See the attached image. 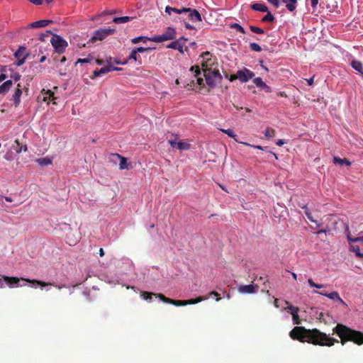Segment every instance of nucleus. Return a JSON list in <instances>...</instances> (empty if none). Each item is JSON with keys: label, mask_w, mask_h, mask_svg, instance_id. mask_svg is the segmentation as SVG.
<instances>
[{"label": "nucleus", "mask_w": 363, "mask_h": 363, "mask_svg": "<svg viewBox=\"0 0 363 363\" xmlns=\"http://www.w3.org/2000/svg\"><path fill=\"white\" fill-rule=\"evenodd\" d=\"M333 333H336L340 338V342L342 345H345L348 341L362 345L363 344V333L337 323L333 329ZM289 336L293 340H298L301 342H307L308 343L320 345L331 347L339 340L330 337L326 333L315 329H306L304 327L296 326L289 333Z\"/></svg>", "instance_id": "nucleus-1"}, {"label": "nucleus", "mask_w": 363, "mask_h": 363, "mask_svg": "<svg viewBox=\"0 0 363 363\" xmlns=\"http://www.w3.org/2000/svg\"><path fill=\"white\" fill-rule=\"evenodd\" d=\"M206 82L211 88L215 87L218 83H220L223 79L222 75L217 69L203 70Z\"/></svg>", "instance_id": "nucleus-2"}, {"label": "nucleus", "mask_w": 363, "mask_h": 363, "mask_svg": "<svg viewBox=\"0 0 363 363\" xmlns=\"http://www.w3.org/2000/svg\"><path fill=\"white\" fill-rule=\"evenodd\" d=\"M176 38V31L174 28L169 27L161 35H155L150 38V41L155 43H162L166 40H173Z\"/></svg>", "instance_id": "nucleus-3"}, {"label": "nucleus", "mask_w": 363, "mask_h": 363, "mask_svg": "<svg viewBox=\"0 0 363 363\" xmlns=\"http://www.w3.org/2000/svg\"><path fill=\"white\" fill-rule=\"evenodd\" d=\"M168 143L172 148L181 151L187 150L191 147V145L187 141L179 140L177 135H172L168 138Z\"/></svg>", "instance_id": "nucleus-4"}, {"label": "nucleus", "mask_w": 363, "mask_h": 363, "mask_svg": "<svg viewBox=\"0 0 363 363\" xmlns=\"http://www.w3.org/2000/svg\"><path fill=\"white\" fill-rule=\"evenodd\" d=\"M50 43L55 50L60 54L62 53L67 47V43L60 35H55L50 40Z\"/></svg>", "instance_id": "nucleus-5"}, {"label": "nucleus", "mask_w": 363, "mask_h": 363, "mask_svg": "<svg viewBox=\"0 0 363 363\" xmlns=\"http://www.w3.org/2000/svg\"><path fill=\"white\" fill-rule=\"evenodd\" d=\"M115 31L114 28H99L94 32L91 40L92 41L103 40L107 36L113 34Z\"/></svg>", "instance_id": "nucleus-6"}, {"label": "nucleus", "mask_w": 363, "mask_h": 363, "mask_svg": "<svg viewBox=\"0 0 363 363\" xmlns=\"http://www.w3.org/2000/svg\"><path fill=\"white\" fill-rule=\"evenodd\" d=\"M186 38L182 37L177 40L171 42L169 45H167V48L177 50L180 53L184 54V52L187 50V47L186 46Z\"/></svg>", "instance_id": "nucleus-7"}, {"label": "nucleus", "mask_w": 363, "mask_h": 363, "mask_svg": "<svg viewBox=\"0 0 363 363\" xmlns=\"http://www.w3.org/2000/svg\"><path fill=\"white\" fill-rule=\"evenodd\" d=\"M201 65L202 70H207L211 69V66L215 63V60L213 59L212 55L209 52H204L200 55Z\"/></svg>", "instance_id": "nucleus-8"}, {"label": "nucleus", "mask_w": 363, "mask_h": 363, "mask_svg": "<svg viewBox=\"0 0 363 363\" xmlns=\"http://www.w3.org/2000/svg\"><path fill=\"white\" fill-rule=\"evenodd\" d=\"M238 79L242 83L248 82L255 77L254 72L247 68L240 69L237 72Z\"/></svg>", "instance_id": "nucleus-9"}, {"label": "nucleus", "mask_w": 363, "mask_h": 363, "mask_svg": "<svg viewBox=\"0 0 363 363\" xmlns=\"http://www.w3.org/2000/svg\"><path fill=\"white\" fill-rule=\"evenodd\" d=\"M207 298H208V297L203 298V297L200 296L196 299H189V300H186V301H180V300L176 301V300L171 299L170 304H173L177 306H186V305H189V304H195V303H199L202 301L206 300Z\"/></svg>", "instance_id": "nucleus-10"}, {"label": "nucleus", "mask_w": 363, "mask_h": 363, "mask_svg": "<svg viewBox=\"0 0 363 363\" xmlns=\"http://www.w3.org/2000/svg\"><path fill=\"white\" fill-rule=\"evenodd\" d=\"M14 55L18 60L16 65L17 66H21L24 63L26 58L28 56V53H26V50L24 47H20L18 50L15 52Z\"/></svg>", "instance_id": "nucleus-11"}, {"label": "nucleus", "mask_w": 363, "mask_h": 363, "mask_svg": "<svg viewBox=\"0 0 363 363\" xmlns=\"http://www.w3.org/2000/svg\"><path fill=\"white\" fill-rule=\"evenodd\" d=\"M259 286L257 284L241 285L238 287L240 294H255L257 291Z\"/></svg>", "instance_id": "nucleus-12"}, {"label": "nucleus", "mask_w": 363, "mask_h": 363, "mask_svg": "<svg viewBox=\"0 0 363 363\" xmlns=\"http://www.w3.org/2000/svg\"><path fill=\"white\" fill-rule=\"evenodd\" d=\"M313 293L319 294L322 296L329 298L331 300L337 301L342 305H346L345 302L341 298V297L340 296L339 294L337 291H333L331 293L328 294L323 291L319 292L317 291H314Z\"/></svg>", "instance_id": "nucleus-13"}, {"label": "nucleus", "mask_w": 363, "mask_h": 363, "mask_svg": "<svg viewBox=\"0 0 363 363\" xmlns=\"http://www.w3.org/2000/svg\"><path fill=\"white\" fill-rule=\"evenodd\" d=\"M121 68L114 67L113 65H107L106 67H101L100 69H96L94 71V76L95 77H100L102 74H107L111 71L114 70H121Z\"/></svg>", "instance_id": "nucleus-14"}, {"label": "nucleus", "mask_w": 363, "mask_h": 363, "mask_svg": "<svg viewBox=\"0 0 363 363\" xmlns=\"http://www.w3.org/2000/svg\"><path fill=\"white\" fill-rule=\"evenodd\" d=\"M3 283H6L9 287H18L20 279L14 277L2 276Z\"/></svg>", "instance_id": "nucleus-15"}, {"label": "nucleus", "mask_w": 363, "mask_h": 363, "mask_svg": "<svg viewBox=\"0 0 363 363\" xmlns=\"http://www.w3.org/2000/svg\"><path fill=\"white\" fill-rule=\"evenodd\" d=\"M142 296H143L144 299H145V300L151 299L152 296H155L164 303H170V302H171V298H167L162 294H156L150 293V292H143Z\"/></svg>", "instance_id": "nucleus-16"}, {"label": "nucleus", "mask_w": 363, "mask_h": 363, "mask_svg": "<svg viewBox=\"0 0 363 363\" xmlns=\"http://www.w3.org/2000/svg\"><path fill=\"white\" fill-rule=\"evenodd\" d=\"M22 95V89L19 84H18L17 87L15 89L14 93L12 96L11 100L14 103V106L17 107L21 102V96Z\"/></svg>", "instance_id": "nucleus-17"}, {"label": "nucleus", "mask_w": 363, "mask_h": 363, "mask_svg": "<svg viewBox=\"0 0 363 363\" xmlns=\"http://www.w3.org/2000/svg\"><path fill=\"white\" fill-rule=\"evenodd\" d=\"M188 13L189 18L194 22L201 21V16L199 12L196 9H187L186 12Z\"/></svg>", "instance_id": "nucleus-18"}, {"label": "nucleus", "mask_w": 363, "mask_h": 363, "mask_svg": "<svg viewBox=\"0 0 363 363\" xmlns=\"http://www.w3.org/2000/svg\"><path fill=\"white\" fill-rule=\"evenodd\" d=\"M21 279L24 280L28 283L37 284L41 286H46L51 285V286H54L55 287H56L58 289H61L62 287H64V286L55 285L54 284H52V283L44 282V281H39L37 279H23V278H21Z\"/></svg>", "instance_id": "nucleus-19"}, {"label": "nucleus", "mask_w": 363, "mask_h": 363, "mask_svg": "<svg viewBox=\"0 0 363 363\" xmlns=\"http://www.w3.org/2000/svg\"><path fill=\"white\" fill-rule=\"evenodd\" d=\"M112 157L113 159H117L120 160L119 168L120 169H128V164L127 163V160L125 157L121 156L118 154H112Z\"/></svg>", "instance_id": "nucleus-20"}, {"label": "nucleus", "mask_w": 363, "mask_h": 363, "mask_svg": "<svg viewBox=\"0 0 363 363\" xmlns=\"http://www.w3.org/2000/svg\"><path fill=\"white\" fill-rule=\"evenodd\" d=\"M12 85H13V82L11 79L7 80L4 83H3L0 86V95L1 94H3V95L6 94L10 90V89L12 86Z\"/></svg>", "instance_id": "nucleus-21"}, {"label": "nucleus", "mask_w": 363, "mask_h": 363, "mask_svg": "<svg viewBox=\"0 0 363 363\" xmlns=\"http://www.w3.org/2000/svg\"><path fill=\"white\" fill-rule=\"evenodd\" d=\"M289 11H294L296 8L297 0H281Z\"/></svg>", "instance_id": "nucleus-22"}, {"label": "nucleus", "mask_w": 363, "mask_h": 363, "mask_svg": "<svg viewBox=\"0 0 363 363\" xmlns=\"http://www.w3.org/2000/svg\"><path fill=\"white\" fill-rule=\"evenodd\" d=\"M51 21L49 20H40L38 21L33 22L29 25L30 28H43L48 26Z\"/></svg>", "instance_id": "nucleus-23"}, {"label": "nucleus", "mask_w": 363, "mask_h": 363, "mask_svg": "<svg viewBox=\"0 0 363 363\" xmlns=\"http://www.w3.org/2000/svg\"><path fill=\"white\" fill-rule=\"evenodd\" d=\"M333 162L335 164H338L341 166L346 165L350 167L351 165V162L346 158H340L337 156L333 157Z\"/></svg>", "instance_id": "nucleus-24"}, {"label": "nucleus", "mask_w": 363, "mask_h": 363, "mask_svg": "<svg viewBox=\"0 0 363 363\" xmlns=\"http://www.w3.org/2000/svg\"><path fill=\"white\" fill-rule=\"evenodd\" d=\"M137 52L134 50V49L131 51L128 58L123 61V62H119L116 61V64H121V65H125L129 62L130 60L137 61Z\"/></svg>", "instance_id": "nucleus-25"}, {"label": "nucleus", "mask_w": 363, "mask_h": 363, "mask_svg": "<svg viewBox=\"0 0 363 363\" xmlns=\"http://www.w3.org/2000/svg\"><path fill=\"white\" fill-rule=\"evenodd\" d=\"M353 69L363 74V65L362 62L357 60H353L351 62Z\"/></svg>", "instance_id": "nucleus-26"}, {"label": "nucleus", "mask_w": 363, "mask_h": 363, "mask_svg": "<svg viewBox=\"0 0 363 363\" xmlns=\"http://www.w3.org/2000/svg\"><path fill=\"white\" fill-rule=\"evenodd\" d=\"M251 8L253 10L257 11H261V12L268 11L267 6L262 4H259V3L253 4L252 5H251Z\"/></svg>", "instance_id": "nucleus-27"}, {"label": "nucleus", "mask_w": 363, "mask_h": 363, "mask_svg": "<svg viewBox=\"0 0 363 363\" xmlns=\"http://www.w3.org/2000/svg\"><path fill=\"white\" fill-rule=\"evenodd\" d=\"M36 162L42 167H45L52 163V160L48 157L39 158L36 160Z\"/></svg>", "instance_id": "nucleus-28"}, {"label": "nucleus", "mask_w": 363, "mask_h": 363, "mask_svg": "<svg viewBox=\"0 0 363 363\" xmlns=\"http://www.w3.org/2000/svg\"><path fill=\"white\" fill-rule=\"evenodd\" d=\"M131 17L129 16H122V17H116L113 19V21L116 23H125L131 19Z\"/></svg>", "instance_id": "nucleus-29"}, {"label": "nucleus", "mask_w": 363, "mask_h": 363, "mask_svg": "<svg viewBox=\"0 0 363 363\" xmlns=\"http://www.w3.org/2000/svg\"><path fill=\"white\" fill-rule=\"evenodd\" d=\"M220 130L223 133L227 134L229 137L233 138L235 142L240 143H242V142L238 141V140L237 139V135L234 133L233 130H231V129H220Z\"/></svg>", "instance_id": "nucleus-30"}, {"label": "nucleus", "mask_w": 363, "mask_h": 363, "mask_svg": "<svg viewBox=\"0 0 363 363\" xmlns=\"http://www.w3.org/2000/svg\"><path fill=\"white\" fill-rule=\"evenodd\" d=\"M302 208H303V209H304V213H305V214H306V216L307 218H308L310 221H311V222H313V223H315V224L317 225V226H318V227H319V225L317 223V221H316V220H315L313 219V216H312V215H311V212L309 211V210H308V207H307L306 206H302Z\"/></svg>", "instance_id": "nucleus-31"}, {"label": "nucleus", "mask_w": 363, "mask_h": 363, "mask_svg": "<svg viewBox=\"0 0 363 363\" xmlns=\"http://www.w3.org/2000/svg\"><path fill=\"white\" fill-rule=\"evenodd\" d=\"M284 303L287 306V308L291 311V315L298 313L299 308L298 307L294 306L288 301H285Z\"/></svg>", "instance_id": "nucleus-32"}, {"label": "nucleus", "mask_w": 363, "mask_h": 363, "mask_svg": "<svg viewBox=\"0 0 363 363\" xmlns=\"http://www.w3.org/2000/svg\"><path fill=\"white\" fill-rule=\"evenodd\" d=\"M350 250L354 252L359 258H363V253L360 252L359 246L350 245Z\"/></svg>", "instance_id": "nucleus-33"}, {"label": "nucleus", "mask_w": 363, "mask_h": 363, "mask_svg": "<svg viewBox=\"0 0 363 363\" xmlns=\"http://www.w3.org/2000/svg\"><path fill=\"white\" fill-rule=\"evenodd\" d=\"M264 136L267 138H274L276 135V131L270 128H267L264 132Z\"/></svg>", "instance_id": "nucleus-34"}, {"label": "nucleus", "mask_w": 363, "mask_h": 363, "mask_svg": "<svg viewBox=\"0 0 363 363\" xmlns=\"http://www.w3.org/2000/svg\"><path fill=\"white\" fill-rule=\"evenodd\" d=\"M56 98L54 96V93L52 91H51L50 90H48L45 93V96H43V101H46L48 100H54Z\"/></svg>", "instance_id": "nucleus-35"}, {"label": "nucleus", "mask_w": 363, "mask_h": 363, "mask_svg": "<svg viewBox=\"0 0 363 363\" xmlns=\"http://www.w3.org/2000/svg\"><path fill=\"white\" fill-rule=\"evenodd\" d=\"M150 38L145 37V36H139V37L133 38L131 40V42L133 44H136V43H139L140 41H143L144 43H145L147 40H150Z\"/></svg>", "instance_id": "nucleus-36"}, {"label": "nucleus", "mask_w": 363, "mask_h": 363, "mask_svg": "<svg viewBox=\"0 0 363 363\" xmlns=\"http://www.w3.org/2000/svg\"><path fill=\"white\" fill-rule=\"evenodd\" d=\"M113 13H115V11H103L100 14H97V15H95L93 18H92V20L93 21H97L99 17L101 16H103V15H108V14H113Z\"/></svg>", "instance_id": "nucleus-37"}, {"label": "nucleus", "mask_w": 363, "mask_h": 363, "mask_svg": "<svg viewBox=\"0 0 363 363\" xmlns=\"http://www.w3.org/2000/svg\"><path fill=\"white\" fill-rule=\"evenodd\" d=\"M230 28L235 29L237 31L240 32L242 33H245V29L238 23H233L230 25Z\"/></svg>", "instance_id": "nucleus-38"}, {"label": "nucleus", "mask_w": 363, "mask_h": 363, "mask_svg": "<svg viewBox=\"0 0 363 363\" xmlns=\"http://www.w3.org/2000/svg\"><path fill=\"white\" fill-rule=\"evenodd\" d=\"M253 83L259 88H262L264 85V82L260 77H257L253 79Z\"/></svg>", "instance_id": "nucleus-39"}, {"label": "nucleus", "mask_w": 363, "mask_h": 363, "mask_svg": "<svg viewBox=\"0 0 363 363\" xmlns=\"http://www.w3.org/2000/svg\"><path fill=\"white\" fill-rule=\"evenodd\" d=\"M274 20V17L270 12H268L267 13V15H265L262 19V21H264V22H267V21L272 22Z\"/></svg>", "instance_id": "nucleus-40"}, {"label": "nucleus", "mask_w": 363, "mask_h": 363, "mask_svg": "<svg viewBox=\"0 0 363 363\" xmlns=\"http://www.w3.org/2000/svg\"><path fill=\"white\" fill-rule=\"evenodd\" d=\"M308 284H309L310 286L313 287V288H316V289L323 288V284H318L315 283L312 279H308Z\"/></svg>", "instance_id": "nucleus-41"}, {"label": "nucleus", "mask_w": 363, "mask_h": 363, "mask_svg": "<svg viewBox=\"0 0 363 363\" xmlns=\"http://www.w3.org/2000/svg\"><path fill=\"white\" fill-rule=\"evenodd\" d=\"M94 60V58L92 57L89 56L86 58H79L77 60L76 64L78 63H90Z\"/></svg>", "instance_id": "nucleus-42"}, {"label": "nucleus", "mask_w": 363, "mask_h": 363, "mask_svg": "<svg viewBox=\"0 0 363 363\" xmlns=\"http://www.w3.org/2000/svg\"><path fill=\"white\" fill-rule=\"evenodd\" d=\"M250 48L252 50L255 52H260L262 50L261 47L256 43H251L250 44Z\"/></svg>", "instance_id": "nucleus-43"}, {"label": "nucleus", "mask_w": 363, "mask_h": 363, "mask_svg": "<svg viewBox=\"0 0 363 363\" xmlns=\"http://www.w3.org/2000/svg\"><path fill=\"white\" fill-rule=\"evenodd\" d=\"M250 29L252 32L256 33L257 34H263L264 33L263 29L256 27V26H250Z\"/></svg>", "instance_id": "nucleus-44"}, {"label": "nucleus", "mask_w": 363, "mask_h": 363, "mask_svg": "<svg viewBox=\"0 0 363 363\" xmlns=\"http://www.w3.org/2000/svg\"><path fill=\"white\" fill-rule=\"evenodd\" d=\"M292 320H293V323L295 325H299L301 323V320L300 319L298 313L293 314Z\"/></svg>", "instance_id": "nucleus-45"}, {"label": "nucleus", "mask_w": 363, "mask_h": 363, "mask_svg": "<svg viewBox=\"0 0 363 363\" xmlns=\"http://www.w3.org/2000/svg\"><path fill=\"white\" fill-rule=\"evenodd\" d=\"M190 71L195 72V77H197L201 73L200 68L199 66H192L190 68Z\"/></svg>", "instance_id": "nucleus-46"}, {"label": "nucleus", "mask_w": 363, "mask_h": 363, "mask_svg": "<svg viewBox=\"0 0 363 363\" xmlns=\"http://www.w3.org/2000/svg\"><path fill=\"white\" fill-rule=\"evenodd\" d=\"M152 50V48H143V47H139V48H135L134 50L136 51V52H144L145 51H147V50Z\"/></svg>", "instance_id": "nucleus-47"}, {"label": "nucleus", "mask_w": 363, "mask_h": 363, "mask_svg": "<svg viewBox=\"0 0 363 363\" xmlns=\"http://www.w3.org/2000/svg\"><path fill=\"white\" fill-rule=\"evenodd\" d=\"M50 35H52V32L50 30H47L45 33H43L40 36V40L42 41H45V38Z\"/></svg>", "instance_id": "nucleus-48"}, {"label": "nucleus", "mask_w": 363, "mask_h": 363, "mask_svg": "<svg viewBox=\"0 0 363 363\" xmlns=\"http://www.w3.org/2000/svg\"><path fill=\"white\" fill-rule=\"evenodd\" d=\"M269 3L278 8L280 5V0H267Z\"/></svg>", "instance_id": "nucleus-49"}, {"label": "nucleus", "mask_w": 363, "mask_h": 363, "mask_svg": "<svg viewBox=\"0 0 363 363\" xmlns=\"http://www.w3.org/2000/svg\"><path fill=\"white\" fill-rule=\"evenodd\" d=\"M241 144H243V145H247V146H250V147H254L255 149H258V150H263L264 149V147H262L260 145H250V144H249L247 143H245V142L241 143Z\"/></svg>", "instance_id": "nucleus-50"}, {"label": "nucleus", "mask_w": 363, "mask_h": 363, "mask_svg": "<svg viewBox=\"0 0 363 363\" xmlns=\"http://www.w3.org/2000/svg\"><path fill=\"white\" fill-rule=\"evenodd\" d=\"M225 77L228 79L230 82H233L234 80L238 79V74H232L230 76H228L227 74L225 75Z\"/></svg>", "instance_id": "nucleus-51"}, {"label": "nucleus", "mask_w": 363, "mask_h": 363, "mask_svg": "<svg viewBox=\"0 0 363 363\" xmlns=\"http://www.w3.org/2000/svg\"><path fill=\"white\" fill-rule=\"evenodd\" d=\"M211 296H215L216 297V301H218L220 299V297H219V294L218 293H217L216 291H212L209 294V296L208 297H211Z\"/></svg>", "instance_id": "nucleus-52"}, {"label": "nucleus", "mask_w": 363, "mask_h": 363, "mask_svg": "<svg viewBox=\"0 0 363 363\" xmlns=\"http://www.w3.org/2000/svg\"><path fill=\"white\" fill-rule=\"evenodd\" d=\"M186 8H183L182 9H176V8H173V12H175L177 13H185L186 12Z\"/></svg>", "instance_id": "nucleus-53"}, {"label": "nucleus", "mask_w": 363, "mask_h": 363, "mask_svg": "<svg viewBox=\"0 0 363 363\" xmlns=\"http://www.w3.org/2000/svg\"><path fill=\"white\" fill-rule=\"evenodd\" d=\"M262 89H264L266 92H271L272 89L269 86L264 84V85L262 87Z\"/></svg>", "instance_id": "nucleus-54"}, {"label": "nucleus", "mask_w": 363, "mask_h": 363, "mask_svg": "<svg viewBox=\"0 0 363 363\" xmlns=\"http://www.w3.org/2000/svg\"><path fill=\"white\" fill-rule=\"evenodd\" d=\"M28 1L35 5H40L43 3V0H28Z\"/></svg>", "instance_id": "nucleus-55"}, {"label": "nucleus", "mask_w": 363, "mask_h": 363, "mask_svg": "<svg viewBox=\"0 0 363 363\" xmlns=\"http://www.w3.org/2000/svg\"><path fill=\"white\" fill-rule=\"evenodd\" d=\"M311 6L313 9H315L318 4V0H311Z\"/></svg>", "instance_id": "nucleus-56"}, {"label": "nucleus", "mask_w": 363, "mask_h": 363, "mask_svg": "<svg viewBox=\"0 0 363 363\" xmlns=\"http://www.w3.org/2000/svg\"><path fill=\"white\" fill-rule=\"evenodd\" d=\"M173 11V8L170 7L169 6H166L165 8V12L168 13L169 15L171 14V12Z\"/></svg>", "instance_id": "nucleus-57"}, {"label": "nucleus", "mask_w": 363, "mask_h": 363, "mask_svg": "<svg viewBox=\"0 0 363 363\" xmlns=\"http://www.w3.org/2000/svg\"><path fill=\"white\" fill-rule=\"evenodd\" d=\"M197 83L201 86H204L203 79L202 78H201V77L197 78Z\"/></svg>", "instance_id": "nucleus-58"}, {"label": "nucleus", "mask_w": 363, "mask_h": 363, "mask_svg": "<svg viewBox=\"0 0 363 363\" xmlns=\"http://www.w3.org/2000/svg\"><path fill=\"white\" fill-rule=\"evenodd\" d=\"M94 62L98 65H101L103 64V60L99 59H94Z\"/></svg>", "instance_id": "nucleus-59"}, {"label": "nucleus", "mask_w": 363, "mask_h": 363, "mask_svg": "<svg viewBox=\"0 0 363 363\" xmlns=\"http://www.w3.org/2000/svg\"><path fill=\"white\" fill-rule=\"evenodd\" d=\"M21 151L26 152L27 151V146L25 145L23 147H21L19 150H16L17 152H21Z\"/></svg>", "instance_id": "nucleus-60"}, {"label": "nucleus", "mask_w": 363, "mask_h": 363, "mask_svg": "<svg viewBox=\"0 0 363 363\" xmlns=\"http://www.w3.org/2000/svg\"><path fill=\"white\" fill-rule=\"evenodd\" d=\"M284 141L283 140H278L276 143V144L278 145V146H281L284 144Z\"/></svg>", "instance_id": "nucleus-61"}, {"label": "nucleus", "mask_w": 363, "mask_h": 363, "mask_svg": "<svg viewBox=\"0 0 363 363\" xmlns=\"http://www.w3.org/2000/svg\"><path fill=\"white\" fill-rule=\"evenodd\" d=\"M353 240L357 241V242L363 241V235L362 236L356 237V238H354Z\"/></svg>", "instance_id": "nucleus-62"}, {"label": "nucleus", "mask_w": 363, "mask_h": 363, "mask_svg": "<svg viewBox=\"0 0 363 363\" xmlns=\"http://www.w3.org/2000/svg\"><path fill=\"white\" fill-rule=\"evenodd\" d=\"M6 79V74H0V82H1L2 81L5 80Z\"/></svg>", "instance_id": "nucleus-63"}, {"label": "nucleus", "mask_w": 363, "mask_h": 363, "mask_svg": "<svg viewBox=\"0 0 363 363\" xmlns=\"http://www.w3.org/2000/svg\"><path fill=\"white\" fill-rule=\"evenodd\" d=\"M308 84L311 86L313 83V77L307 79Z\"/></svg>", "instance_id": "nucleus-64"}]
</instances>
